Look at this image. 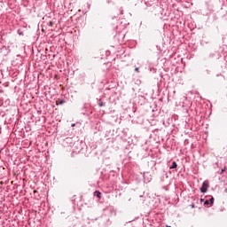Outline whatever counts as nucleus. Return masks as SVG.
<instances>
[{"mask_svg": "<svg viewBox=\"0 0 227 227\" xmlns=\"http://www.w3.org/2000/svg\"><path fill=\"white\" fill-rule=\"evenodd\" d=\"M208 181H204L200 188V192H207L208 191Z\"/></svg>", "mask_w": 227, "mask_h": 227, "instance_id": "f257e3e1", "label": "nucleus"}, {"mask_svg": "<svg viewBox=\"0 0 227 227\" xmlns=\"http://www.w3.org/2000/svg\"><path fill=\"white\" fill-rule=\"evenodd\" d=\"M178 168V165L176 163V161L172 162V166H170L169 169H176Z\"/></svg>", "mask_w": 227, "mask_h": 227, "instance_id": "f03ea898", "label": "nucleus"}, {"mask_svg": "<svg viewBox=\"0 0 227 227\" xmlns=\"http://www.w3.org/2000/svg\"><path fill=\"white\" fill-rule=\"evenodd\" d=\"M102 195V193L100 192H98V191H96L95 192H94V196H97V198H99L100 199V196Z\"/></svg>", "mask_w": 227, "mask_h": 227, "instance_id": "7ed1b4c3", "label": "nucleus"}, {"mask_svg": "<svg viewBox=\"0 0 227 227\" xmlns=\"http://www.w3.org/2000/svg\"><path fill=\"white\" fill-rule=\"evenodd\" d=\"M98 106H99V107H104L105 104H104V102H99Z\"/></svg>", "mask_w": 227, "mask_h": 227, "instance_id": "20e7f679", "label": "nucleus"}, {"mask_svg": "<svg viewBox=\"0 0 227 227\" xmlns=\"http://www.w3.org/2000/svg\"><path fill=\"white\" fill-rule=\"evenodd\" d=\"M209 203H210L211 205L214 204V198H213V197L209 200Z\"/></svg>", "mask_w": 227, "mask_h": 227, "instance_id": "39448f33", "label": "nucleus"}, {"mask_svg": "<svg viewBox=\"0 0 227 227\" xmlns=\"http://www.w3.org/2000/svg\"><path fill=\"white\" fill-rule=\"evenodd\" d=\"M204 205H210V201L209 200H205Z\"/></svg>", "mask_w": 227, "mask_h": 227, "instance_id": "423d86ee", "label": "nucleus"}, {"mask_svg": "<svg viewBox=\"0 0 227 227\" xmlns=\"http://www.w3.org/2000/svg\"><path fill=\"white\" fill-rule=\"evenodd\" d=\"M135 72H139V67H136Z\"/></svg>", "mask_w": 227, "mask_h": 227, "instance_id": "0eeeda50", "label": "nucleus"}, {"mask_svg": "<svg viewBox=\"0 0 227 227\" xmlns=\"http://www.w3.org/2000/svg\"><path fill=\"white\" fill-rule=\"evenodd\" d=\"M50 26H54V23L52 21H50Z\"/></svg>", "mask_w": 227, "mask_h": 227, "instance_id": "6e6552de", "label": "nucleus"}, {"mask_svg": "<svg viewBox=\"0 0 227 227\" xmlns=\"http://www.w3.org/2000/svg\"><path fill=\"white\" fill-rule=\"evenodd\" d=\"M72 127H75V124H72Z\"/></svg>", "mask_w": 227, "mask_h": 227, "instance_id": "1a4fd4ad", "label": "nucleus"}, {"mask_svg": "<svg viewBox=\"0 0 227 227\" xmlns=\"http://www.w3.org/2000/svg\"><path fill=\"white\" fill-rule=\"evenodd\" d=\"M222 173H224V169H222Z\"/></svg>", "mask_w": 227, "mask_h": 227, "instance_id": "9d476101", "label": "nucleus"}, {"mask_svg": "<svg viewBox=\"0 0 227 227\" xmlns=\"http://www.w3.org/2000/svg\"><path fill=\"white\" fill-rule=\"evenodd\" d=\"M59 104H63V101H60Z\"/></svg>", "mask_w": 227, "mask_h": 227, "instance_id": "9b49d317", "label": "nucleus"}, {"mask_svg": "<svg viewBox=\"0 0 227 227\" xmlns=\"http://www.w3.org/2000/svg\"><path fill=\"white\" fill-rule=\"evenodd\" d=\"M192 208H194V205H192Z\"/></svg>", "mask_w": 227, "mask_h": 227, "instance_id": "f8f14e48", "label": "nucleus"}, {"mask_svg": "<svg viewBox=\"0 0 227 227\" xmlns=\"http://www.w3.org/2000/svg\"><path fill=\"white\" fill-rule=\"evenodd\" d=\"M34 192H36V190H35Z\"/></svg>", "mask_w": 227, "mask_h": 227, "instance_id": "ddd939ff", "label": "nucleus"}, {"mask_svg": "<svg viewBox=\"0 0 227 227\" xmlns=\"http://www.w3.org/2000/svg\"><path fill=\"white\" fill-rule=\"evenodd\" d=\"M166 227H171V226L167 225Z\"/></svg>", "mask_w": 227, "mask_h": 227, "instance_id": "4468645a", "label": "nucleus"}]
</instances>
